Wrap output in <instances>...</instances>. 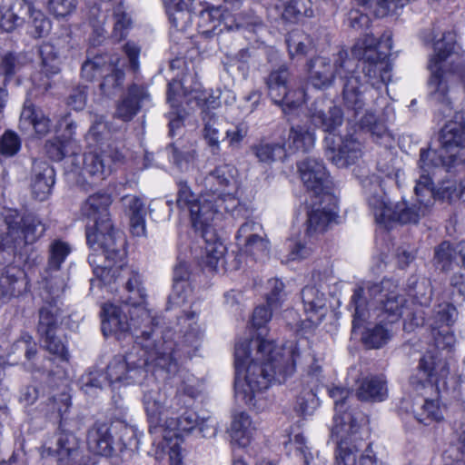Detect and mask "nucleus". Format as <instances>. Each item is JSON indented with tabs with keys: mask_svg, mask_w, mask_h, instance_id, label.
Wrapping results in <instances>:
<instances>
[{
	"mask_svg": "<svg viewBox=\"0 0 465 465\" xmlns=\"http://www.w3.org/2000/svg\"><path fill=\"white\" fill-rule=\"evenodd\" d=\"M308 118L311 123L328 132L325 138V154L329 161L339 168L347 167L356 163L361 156V145L352 136L341 137L332 133L343 122L341 109L325 98L316 99L310 106Z\"/></svg>",
	"mask_w": 465,
	"mask_h": 465,
	"instance_id": "5",
	"label": "nucleus"
},
{
	"mask_svg": "<svg viewBox=\"0 0 465 465\" xmlns=\"http://www.w3.org/2000/svg\"><path fill=\"white\" fill-rule=\"evenodd\" d=\"M15 7L25 9V15H29V34L35 38H41L51 31V22L40 10H36L33 4L26 0H20Z\"/></svg>",
	"mask_w": 465,
	"mask_h": 465,
	"instance_id": "35",
	"label": "nucleus"
},
{
	"mask_svg": "<svg viewBox=\"0 0 465 465\" xmlns=\"http://www.w3.org/2000/svg\"><path fill=\"white\" fill-rule=\"evenodd\" d=\"M363 6L373 8L377 16L383 17L395 14L410 0H357Z\"/></svg>",
	"mask_w": 465,
	"mask_h": 465,
	"instance_id": "49",
	"label": "nucleus"
},
{
	"mask_svg": "<svg viewBox=\"0 0 465 465\" xmlns=\"http://www.w3.org/2000/svg\"><path fill=\"white\" fill-rule=\"evenodd\" d=\"M5 232L0 233V254L15 252L26 243H33L45 232V225L33 214L16 209H4L0 213Z\"/></svg>",
	"mask_w": 465,
	"mask_h": 465,
	"instance_id": "11",
	"label": "nucleus"
},
{
	"mask_svg": "<svg viewBox=\"0 0 465 465\" xmlns=\"http://www.w3.org/2000/svg\"><path fill=\"white\" fill-rule=\"evenodd\" d=\"M102 76L104 79L100 87L107 94L111 93V88L121 85L124 80L123 71L116 69L106 54L88 57L82 65V77L88 82H93Z\"/></svg>",
	"mask_w": 465,
	"mask_h": 465,
	"instance_id": "17",
	"label": "nucleus"
},
{
	"mask_svg": "<svg viewBox=\"0 0 465 465\" xmlns=\"http://www.w3.org/2000/svg\"><path fill=\"white\" fill-rule=\"evenodd\" d=\"M415 417L425 425H428L430 421L440 420L443 414L438 400H425L420 410L415 411Z\"/></svg>",
	"mask_w": 465,
	"mask_h": 465,
	"instance_id": "50",
	"label": "nucleus"
},
{
	"mask_svg": "<svg viewBox=\"0 0 465 465\" xmlns=\"http://www.w3.org/2000/svg\"><path fill=\"white\" fill-rule=\"evenodd\" d=\"M112 197L106 193L90 195L83 203L81 212L89 223L86 227V240L94 253L105 252L106 257L114 253L118 257L124 254V241L122 233L114 229L109 207Z\"/></svg>",
	"mask_w": 465,
	"mask_h": 465,
	"instance_id": "7",
	"label": "nucleus"
},
{
	"mask_svg": "<svg viewBox=\"0 0 465 465\" xmlns=\"http://www.w3.org/2000/svg\"><path fill=\"white\" fill-rule=\"evenodd\" d=\"M290 73L285 65L272 70L266 78L268 94L272 102L282 97V93L289 86Z\"/></svg>",
	"mask_w": 465,
	"mask_h": 465,
	"instance_id": "41",
	"label": "nucleus"
},
{
	"mask_svg": "<svg viewBox=\"0 0 465 465\" xmlns=\"http://www.w3.org/2000/svg\"><path fill=\"white\" fill-rule=\"evenodd\" d=\"M71 252L68 243L55 240L49 246L48 269L58 270Z\"/></svg>",
	"mask_w": 465,
	"mask_h": 465,
	"instance_id": "55",
	"label": "nucleus"
},
{
	"mask_svg": "<svg viewBox=\"0 0 465 465\" xmlns=\"http://www.w3.org/2000/svg\"><path fill=\"white\" fill-rule=\"evenodd\" d=\"M377 46V39L372 35H365L355 44L353 53L358 56H362L363 59L368 55H379L374 52Z\"/></svg>",
	"mask_w": 465,
	"mask_h": 465,
	"instance_id": "61",
	"label": "nucleus"
},
{
	"mask_svg": "<svg viewBox=\"0 0 465 465\" xmlns=\"http://www.w3.org/2000/svg\"><path fill=\"white\" fill-rule=\"evenodd\" d=\"M199 420L196 412L186 411L180 417L168 420L165 428H159L163 440L157 445L169 455L171 465H182L183 440L180 433L190 432L197 428Z\"/></svg>",
	"mask_w": 465,
	"mask_h": 465,
	"instance_id": "14",
	"label": "nucleus"
},
{
	"mask_svg": "<svg viewBox=\"0 0 465 465\" xmlns=\"http://www.w3.org/2000/svg\"><path fill=\"white\" fill-rule=\"evenodd\" d=\"M114 444L112 425L97 422L88 430L87 446L91 452L110 456L114 451Z\"/></svg>",
	"mask_w": 465,
	"mask_h": 465,
	"instance_id": "26",
	"label": "nucleus"
},
{
	"mask_svg": "<svg viewBox=\"0 0 465 465\" xmlns=\"http://www.w3.org/2000/svg\"><path fill=\"white\" fill-rule=\"evenodd\" d=\"M449 374V363L446 357L429 351L420 360L418 373L411 378V383L417 389L429 386L440 392L447 390Z\"/></svg>",
	"mask_w": 465,
	"mask_h": 465,
	"instance_id": "16",
	"label": "nucleus"
},
{
	"mask_svg": "<svg viewBox=\"0 0 465 465\" xmlns=\"http://www.w3.org/2000/svg\"><path fill=\"white\" fill-rule=\"evenodd\" d=\"M206 191L215 194L229 190L237 191L239 183L237 180V169L230 164L217 166L204 178Z\"/></svg>",
	"mask_w": 465,
	"mask_h": 465,
	"instance_id": "23",
	"label": "nucleus"
},
{
	"mask_svg": "<svg viewBox=\"0 0 465 465\" xmlns=\"http://www.w3.org/2000/svg\"><path fill=\"white\" fill-rule=\"evenodd\" d=\"M125 252L121 257L112 253L109 259L105 252L100 253H92L88 257V262L93 267L94 275L105 285L122 281L128 296L124 302L134 307L131 314L130 325L133 330L134 326L139 327V331L147 330L153 331L151 326L153 318L150 312L142 307L146 298V289L143 285L142 275L136 270L124 264V260Z\"/></svg>",
	"mask_w": 465,
	"mask_h": 465,
	"instance_id": "4",
	"label": "nucleus"
},
{
	"mask_svg": "<svg viewBox=\"0 0 465 465\" xmlns=\"http://www.w3.org/2000/svg\"><path fill=\"white\" fill-rule=\"evenodd\" d=\"M20 149V140L16 134L6 131L0 139V153L5 156L15 155Z\"/></svg>",
	"mask_w": 465,
	"mask_h": 465,
	"instance_id": "62",
	"label": "nucleus"
},
{
	"mask_svg": "<svg viewBox=\"0 0 465 465\" xmlns=\"http://www.w3.org/2000/svg\"><path fill=\"white\" fill-rule=\"evenodd\" d=\"M301 179L308 191L316 197L331 200V182L322 161L308 157L298 163Z\"/></svg>",
	"mask_w": 465,
	"mask_h": 465,
	"instance_id": "18",
	"label": "nucleus"
},
{
	"mask_svg": "<svg viewBox=\"0 0 465 465\" xmlns=\"http://www.w3.org/2000/svg\"><path fill=\"white\" fill-rule=\"evenodd\" d=\"M331 432L337 444V465H357L362 437L355 415L351 411L335 413Z\"/></svg>",
	"mask_w": 465,
	"mask_h": 465,
	"instance_id": "12",
	"label": "nucleus"
},
{
	"mask_svg": "<svg viewBox=\"0 0 465 465\" xmlns=\"http://www.w3.org/2000/svg\"><path fill=\"white\" fill-rule=\"evenodd\" d=\"M282 97L279 100H274L273 103L282 107L284 113L291 112L299 108L306 101V94L303 88H291L282 93Z\"/></svg>",
	"mask_w": 465,
	"mask_h": 465,
	"instance_id": "48",
	"label": "nucleus"
},
{
	"mask_svg": "<svg viewBox=\"0 0 465 465\" xmlns=\"http://www.w3.org/2000/svg\"><path fill=\"white\" fill-rule=\"evenodd\" d=\"M203 137L208 144L214 150L220 148V131L222 121L214 114L205 112L203 116Z\"/></svg>",
	"mask_w": 465,
	"mask_h": 465,
	"instance_id": "44",
	"label": "nucleus"
},
{
	"mask_svg": "<svg viewBox=\"0 0 465 465\" xmlns=\"http://www.w3.org/2000/svg\"><path fill=\"white\" fill-rule=\"evenodd\" d=\"M410 295H411L420 305H428L432 295L430 282L425 279L413 281L410 283Z\"/></svg>",
	"mask_w": 465,
	"mask_h": 465,
	"instance_id": "56",
	"label": "nucleus"
},
{
	"mask_svg": "<svg viewBox=\"0 0 465 465\" xmlns=\"http://www.w3.org/2000/svg\"><path fill=\"white\" fill-rule=\"evenodd\" d=\"M40 337L44 347L50 353L57 355L64 361L68 360V351L61 338L56 335V331L49 332L48 335H40Z\"/></svg>",
	"mask_w": 465,
	"mask_h": 465,
	"instance_id": "57",
	"label": "nucleus"
},
{
	"mask_svg": "<svg viewBox=\"0 0 465 465\" xmlns=\"http://www.w3.org/2000/svg\"><path fill=\"white\" fill-rule=\"evenodd\" d=\"M236 241L243 252L256 260L266 256L269 252V242L259 223L247 221L242 224L237 232Z\"/></svg>",
	"mask_w": 465,
	"mask_h": 465,
	"instance_id": "19",
	"label": "nucleus"
},
{
	"mask_svg": "<svg viewBox=\"0 0 465 465\" xmlns=\"http://www.w3.org/2000/svg\"><path fill=\"white\" fill-rule=\"evenodd\" d=\"M102 331L104 336L114 335L117 339L132 335L137 345L124 356H115L108 364L106 379L110 384H132L145 376V367L152 366L168 373L174 372L177 368L173 356L174 343L163 340V337L153 338L154 331H139V327L132 329L126 314L121 308L113 303H104L102 308Z\"/></svg>",
	"mask_w": 465,
	"mask_h": 465,
	"instance_id": "1",
	"label": "nucleus"
},
{
	"mask_svg": "<svg viewBox=\"0 0 465 465\" xmlns=\"http://www.w3.org/2000/svg\"><path fill=\"white\" fill-rule=\"evenodd\" d=\"M363 188L369 206L379 223L397 222L401 224H416L429 213L434 203L435 191L430 173L423 170H420L414 187L417 203L401 201L391 206L377 177L364 180Z\"/></svg>",
	"mask_w": 465,
	"mask_h": 465,
	"instance_id": "3",
	"label": "nucleus"
},
{
	"mask_svg": "<svg viewBox=\"0 0 465 465\" xmlns=\"http://www.w3.org/2000/svg\"><path fill=\"white\" fill-rule=\"evenodd\" d=\"M169 150L173 163L183 172H187L193 167V163L196 157L195 150L193 148H185L180 143H173L170 145Z\"/></svg>",
	"mask_w": 465,
	"mask_h": 465,
	"instance_id": "47",
	"label": "nucleus"
},
{
	"mask_svg": "<svg viewBox=\"0 0 465 465\" xmlns=\"http://www.w3.org/2000/svg\"><path fill=\"white\" fill-rule=\"evenodd\" d=\"M305 312L312 322H318L325 313L326 298L315 286H306L302 291Z\"/></svg>",
	"mask_w": 465,
	"mask_h": 465,
	"instance_id": "34",
	"label": "nucleus"
},
{
	"mask_svg": "<svg viewBox=\"0 0 465 465\" xmlns=\"http://www.w3.org/2000/svg\"><path fill=\"white\" fill-rule=\"evenodd\" d=\"M203 240L202 261L212 271H216L223 263L225 246L217 238L213 230H206L202 233Z\"/></svg>",
	"mask_w": 465,
	"mask_h": 465,
	"instance_id": "28",
	"label": "nucleus"
},
{
	"mask_svg": "<svg viewBox=\"0 0 465 465\" xmlns=\"http://www.w3.org/2000/svg\"><path fill=\"white\" fill-rule=\"evenodd\" d=\"M440 149L421 150L419 161L420 169L430 172L440 165L450 166L465 161V111L455 114L440 134Z\"/></svg>",
	"mask_w": 465,
	"mask_h": 465,
	"instance_id": "10",
	"label": "nucleus"
},
{
	"mask_svg": "<svg viewBox=\"0 0 465 465\" xmlns=\"http://www.w3.org/2000/svg\"><path fill=\"white\" fill-rule=\"evenodd\" d=\"M392 331L388 324H377L367 329L362 335L364 344L371 349H379L391 340Z\"/></svg>",
	"mask_w": 465,
	"mask_h": 465,
	"instance_id": "45",
	"label": "nucleus"
},
{
	"mask_svg": "<svg viewBox=\"0 0 465 465\" xmlns=\"http://www.w3.org/2000/svg\"><path fill=\"white\" fill-rule=\"evenodd\" d=\"M143 403L149 421L154 424L153 430L159 432L158 424L164 410L165 395L159 389H151L144 391Z\"/></svg>",
	"mask_w": 465,
	"mask_h": 465,
	"instance_id": "38",
	"label": "nucleus"
},
{
	"mask_svg": "<svg viewBox=\"0 0 465 465\" xmlns=\"http://www.w3.org/2000/svg\"><path fill=\"white\" fill-rule=\"evenodd\" d=\"M252 152L259 162L268 164L285 156L284 147L274 143H261L253 145L252 147Z\"/></svg>",
	"mask_w": 465,
	"mask_h": 465,
	"instance_id": "46",
	"label": "nucleus"
},
{
	"mask_svg": "<svg viewBox=\"0 0 465 465\" xmlns=\"http://www.w3.org/2000/svg\"><path fill=\"white\" fill-rule=\"evenodd\" d=\"M326 201L322 198L319 204L315 203L307 213L305 237L310 241L316 240L322 235L334 219L335 213L331 209L322 206L323 202Z\"/></svg>",
	"mask_w": 465,
	"mask_h": 465,
	"instance_id": "24",
	"label": "nucleus"
},
{
	"mask_svg": "<svg viewBox=\"0 0 465 465\" xmlns=\"http://www.w3.org/2000/svg\"><path fill=\"white\" fill-rule=\"evenodd\" d=\"M463 54L464 51L457 43L455 33L451 31L445 32L434 43V54L428 64L430 72L428 84L431 99L450 106L448 75L457 74L461 69Z\"/></svg>",
	"mask_w": 465,
	"mask_h": 465,
	"instance_id": "8",
	"label": "nucleus"
},
{
	"mask_svg": "<svg viewBox=\"0 0 465 465\" xmlns=\"http://www.w3.org/2000/svg\"><path fill=\"white\" fill-rule=\"evenodd\" d=\"M121 158L122 154L115 148L107 147L100 151L88 152L83 155H73L71 163L74 165L75 173L102 181L112 173L114 165Z\"/></svg>",
	"mask_w": 465,
	"mask_h": 465,
	"instance_id": "15",
	"label": "nucleus"
},
{
	"mask_svg": "<svg viewBox=\"0 0 465 465\" xmlns=\"http://www.w3.org/2000/svg\"><path fill=\"white\" fill-rule=\"evenodd\" d=\"M387 55H368L363 59L362 72L366 83L374 88H380L381 84H386L391 79V66L386 59Z\"/></svg>",
	"mask_w": 465,
	"mask_h": 465,
	"instance_id": "25",
	"label": "nucleus"
},
{
	"mask_svg": "<svg viewBox=\"0 0 465 465\" xmlns=\"http://www.w3.org/2000/svg\"><path fill=\"white\" fill-rule=\"evenodd\" d=\"M149 94L143 86L136 84L128 89L126 96L118 104L115 115L124 122L133 119L140 110L142 104L147 100Z\"/></svg>",
	"mask_w": 465,
	"mask_h": 465,
	"instance_id": "31",
	"label": "nucleus"
},
{
	"mask_svg": "<svg viewBox=\"0 0 465 465\" xmlns=\"http://www.w3.org/2000/svg\"><path fill=\"white\" fill-rule=\"evenodd\" d=\"M79 440L74 434L61 430L42 446L41 456L56 457L58 465H69L78 455Z\"/></svg>",
	"mask_w": 465,
	"mask_h": 465,
	"instance_id": "20",
	"label": "nucleus"
},
{
	"mask_svg": "<svg viewBox=\"0 0 465 465\" xmlns=\"http://www.w3.org/2000/svg\"><path fill=\"white\" fill-rule=\"evenodd\" d=\"M238 191L239 189L237 191L229 190L215 194L214 203L219 205V209L223 205L226 213L238 216L243 210L238 196Z\"/></svg>",
	"mask_w": 465,
	"mask_h": 465,
	"instance_id": "51",
	"label": "nucleus"
},
{
	"mask_svg": "<svg viewBox=\"0 0 465 465\" xmlns=\"http://www.w3.org/2000/svg\"><path fill=\"white\" fill-rule=\"evenodd\" d=\"M183 93L186 94L183 90V84L178 80H173L168 84L167 101L171 104L172 111L168 114L169 119V134L173 136L180 133L183 127V120L185 118V112L179 109V96Z\"/></svg>",
	"mask_w": 465,
	"mask_h": 465,
	"instance_id": "27",
	"label": "nucleus"
},
{
	"mask_svg": "<svg viewBox=\"0 0 465 465\" xmlns=\"http://www.w3.org/2000/svg\"><path fill=\"white\" fill-rule=\"evenodd\" d=\"M54 183V170L45 162H35L33 166L32 191L39 201L45 200Z\"/></svg>",
	"mask_w": 465,
	"mask_h": 465,
	"instance_id": "29",
	"label": "nucleus"
},
{
	"mask_svg": "<svg viewBox=\"0 0 465 465\" xmlns=\"http://www.w3.org/2000/svg\"><path fill=\"white\" fill-rule=\"evenodd\" d=\"M166 5L167 14L172 25L179 29H183L189 19V13L184 10L183 0H163Z\"/></svg>",
	"mask_w": 465,
	"mask_h": 465,
	"instance_id": "52",
	"label": "nucleus"
},
{
	"mask_svg": "<svg viewBox=\"0 0 465 465\" xmlns=\"http://www.w3.org/2000/svg\"><path fill=\"white\" fill-rule=\"evenodd\" d=\"M77 5V0H49L48 7L57 17H64L73 13Z\"/></svg>",
	"mask_w": 465,
	"mask_h": 465,
	"instance_id": "64",
	"label": "nucleus"
},
{
	"mask_svg": "<svg viewBox=\"0 0 465 465\" xmlns=\"http://www.w3.org/2000/svg\"><path fill=\"white\" fill-rule=\"evenodd\" d=\"M355 62L349 58L345 50H341L331 58L317 57L312 61L310 82L318 89L331 85L336 76L345 80L342 91L344 105L353 112L354 116L363 109V84L354 75Z\"/></svg>",
	"mask_w": 465,
	"mask_h": 465,
	"instance_id": "6",
	"label": "nucleus"
},
{
	"mask_svg": "<svg viewBox=\"0 0 465 465\" xmlns=\"http://www.w3.org/2000/svg\"><path fill=\"white\" fill-rule=\"evenodd\" d=\"M315 134L305 124H297L290 129L288 145L290 149L306 153L314 147Z\"/></svg>",
	"mask_w": 465,
	"mask_h": 465,
	"instance_id": "40",
	"label": "nucleus"
},
{
	"mask_svg": "<svg viewBox=\"0 0 465 465\" xmlns=\"http://www.w3.org/2000/svg\"><path fill=\"white\" fill-rule=\"evenodd\" d=\"M255 351L249 343H236L234 351L237 399L253 404L255 396L272 383H282L295 371L299 351L295 343L277 347L273 341H254Z\"/></svg>",
	"mask_w": 465,
	"mask_h": 465,
	"instance_id": "2",
	"label": "nucleus"
},
{
	"mask_svg": "<svg viewBox=\"0 0 465 465\" xmlns=\"http://www.w3.org/2000/svg\"><path fill=\"white\" fill-rule=\"evenodd\" d=\"M25 64V57L21 54L6 53L2 56L0 72H2L5 77H11L20 71Z\"/></svg>",
	"mask_w": 465,
	"mask_h": 465,
	"instance_id": "58",
	"label": "nucleus"
},
{
	"mask_svg": "<svg viewBox=\"0 0 465 465\" xmlns=\"http://www.w3.org/2000/svg\"><path fill=\"white\" fill-rule=\"evenodd\" d=\"M114 28L112 36L117 41L123 40L128 34L132 26L130 14L126 11L124 3L119 2L113 12Z\"/></svg>",
	"mask_w": 465,
	"mask_h": 465,
	"instance_id": "42",
	"label": "nucleus"
},
{
	"mask_svg": "<svg viewBox=\"0 0 465 465\" xmlns=\"http://www.w3.org/2000/svg\"><path fill=\"white\" fill-rule=\"evenodd\" d=\"M319 406V399L312 388H304L297 397L295 410L302 416L311 415Z\"/></svg>",
	"mask_w": 465,
	"mask_h": 465,
	"instance_id": "53",
	"label": "nucleus"
},
{
	"mask_svg": "<svg viewBox=\"0 0 465 465\" xmlns=\"http://www.w3.org/2000/svg\"><path fill=\"white\" fill-rule=\"evenodd\" d=\"M272 311L273 310H269L265 306L256 307L253 311L252 318V327L259 331L256 338L246 340L244 341H238L237 343H249L250 346H255V343L253 342L254 341H270L269 339L265 338L268 332L266 329V323L271 320Z\"/></svg>",
	"mask_w": 465,
	"mask_h": 465,
	"instance_id": "43",
	"label": "nucleus"
},
{
	"mask_svg": "<svg viewBox=\"0 0 465 465\" xmlns=\"http://www.w3.org/2000/svg\"><path fill=\"white\" fill-rule=\"evenodd\" d=\"M268 283L271 290L267 294V305L271 307V310H277L281 307L285 296L283 282L278 279H272Z\"/></svg>",
	"mask_w": 465,
	"mask_h": 465,
	"instance_id": "60",
	"label": "nucleus"
},
{
	"mask_svg": "<svg viewBox=\"0 0 465 465\" xmlns=\"http://www.w3.org/2000/svg\"><path fill=\"white\" fill-rule=\"evenodd\" d=\"M289 253L288 261H300L307 258L312 253V248L301 240L288 241Z\"/></svg>",
	"mask_w": 465,
	"mask_h": 465,
	"instance_id": "63",
	"label": "nucleus"
},
{
	"mask_svg": "<svg viewBox=\"0 0 465 465\" xmlns=\"http://www.w3.org/2000/svg\"><path fill=\"white\" fill-rule=\"evenodd\" d=\"M48 288L50 289V294L54 297L50 301L45 300L39 309L37 324L39 335H48L49 332L56 331L62 323V310L56 297L64 292V282L61 281L55 287H53L50 282Z\"/></svg>",
	"mask_w": 465,
	"mask_h": 465,
	"instance_id": "21",
	"label": "nucleus"
},
{
	"mask_svg": "<svg viewBox=\"0 0 465 465\" xmlns=\"http://www.w3.org/2000/svg\"><path fill=\"white\" fill-rule=\"evenodd\" d=\"M214 200L213 193L208 191L195 195L186 183H178L176 204L182 211L189 213L192 225L202 233L213 230L211 223L219 214V205L214 203Z\"/></svg>",
	"mask_w": 465,
	"mask_h": 465,
	"instance_id": "13",
	"label": "nucleus"
},
{
	"mask_svg": "<svg viewBox=\"0 0 465 465\" xmlns=\"http://www.w3.org/2000/svg\"><path fill=\"white\" fill-rule=\"evenodd\" d=\"M27 287L24 271L17 267H8L0 277V301L6 302L22 294Z\"/></svg>",
	"mask_w": 465,
	"mask_h": 465,
	"instance_id": "30",
	"label": "nucleus"
},
{
	"mask_svg": "<svg viewBox=\"0 0 465 465\" xmlns=\"http://www.w3.org/2000/svg\"><path fill=\"white\" fill-rule=\"evenodd\" d=\"M126 215L130 220V229L133 235L141 237L146 233L145 208L141 199L135 195L122 198Z\"/></svg>",
	"mask_w": 465,
	"mask_h": 465,
	"instance_id": "32",
	"label": "nucleus"
},
{
	"mask_svg": "<svg viewBox=\"0 0 465 465\" xmlns=\"http://www.w3.org/2000/svg\"><path fill=\"white\" fill-rule=\"evenodd\" d=\"M286 42L291 55L306 54L310 45L309 37L300 31L290 33Z\"/></svg>",
	"mask_w": 465,
	"mask_h": 465,
	"instance_id": "59",
	"label": "nucleus"
},
{
	"mask_svg": "<svg viewBox=\"0 0 465 465\" xmlns=\"http://www.w3.org/2000/svg\"><path fill=\"white\" fill-rule=\"evenodd\" d=\"M312 6L310 0H278L274 9L282 20L295 23L304 16H312Z\"/></svg>",
	"mask_w": 465,
	"mask_h": 465,
	"instance_id": "33",
	"label": "nucleus"
},
{
	"mask_svg": "<svg viewBox=\"0 0 465 465\" xmlns=\"http://www.w3.org/2000/svg\"><path fill=\"white\" fill-rule=\"evenodd\" d=\"M368 298L376 301L381 310L388 314L389 322L398 320L407 310L405 299L398 292V285L391 280H383L380 283L368 284L367 288L359 287L351 297L354 308L352 329L360 327L367 314Z\"/></svg>",
	"mask_w": 465,
	"mask_h": 465,
	"instance_id": "9",
	"label": "nucleus"
},
{
	"mask_svg": "<svg viewBox=\"0 0 465 465\" xmlns=\"http://www.w3.org/2000/svg\"><path fill=\"white\" fill-rule=\"evenodd\" d=\"M20 0H16L13 6L4 11L0 8V27L6 31H13L18 25H20L25 15V9L15 7Z\"/></svg>",
	"mask_w": 465,
	"mask_h": 465,
	"instance_id": "54",
	"label": "nucleus"
},
{
	"mask_svg": "<svg viewBox=\"0 0 465 465\" xmlns=\"http://www.w3.org/2000/svg\"><path fill=\"white\" fill-rule=\"evenodd\" d=\"M70 42L71 37L66 35L42 45L40 54L43 68L46 74H56L60 72L62 59L71 48Z\"/></svg>",
	"mask_w": 465,
	"mask_h": 465,
	"instance_id": "22",
	"label": "nucleus"
},
{
	"mask_svg": "<svg viewBox=\"0 0 465 465\" xmlns=\"http://www.w3.org/2000/svg\"><path fill=\"white\" fill-rule=\"evenodd\" d=\"M253 427L250 416L241 411L232 416L230 435L233 443L239 447H246L252 439Z\"/></svg>",
	"mask_w": 465,
	"mask_h": 465,
	"instance_id": "39",
	"label": "nucleus"
},
{
	"mask_svg": "<svg viewBox=\"0 0 465 465\" xmlns=\"http://www.w3.org/2000/svg\"><path fill=\"white\" fill-rule=\"evenodd\" d=\"M388 396L386 381L381 376L365 378L357 391V397L361 401H382Z\"/></svg>",
	"mask_w": 465,
	"mask_h": 465,
	"instance_id": "37",
	"label": "nucleus"
},
{
	"mask_svg": "<svg viewBox=\"0 0 465 465\" xmlns=\"http://www.w3.org/2000/svg\"><path fill=\"white\" fill-rule=\"evenodd\" d=\"M20 126L24 129L32 126L36 134L45 136L50 131V120L33 104H25L20 116Z\"/></svg>",
	"mask_w": 465,
	"mask_h": 465,
	"instance_id": "36",
	"label": "nucleus"
}]
</instances>
